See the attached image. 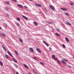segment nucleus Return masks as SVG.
<instances>
[{
  "label": "nucleus",
  "mask_w": 74,
  "mask_h": 74,
  "mask_svg": "<svg viewBox=\"0 0 74 74\" xmlns=\"http://www.w3.org/2000/svg\"><path fill=\"white\" fill-rule=\"evenodd\" d=\"M62 48H64V49L66 48V47H62Z\"/></svg>",
  "instance_id": "ea45409f"
},
{
  "label": "nucleus",
  "mask_w": 74,
  "mask_h": 74,
  "mask_svg": "<svg viewBox=\"0 0 74 74\" xmlns=\"http://www.w3.org/2000/svg\"><path fill=\"white\" fill-rule=\"evenodd\" d=\"M16 74H19V73H18V72H16Z\"/></svg>",
  "instance_id": "37998d69"
},
{
  "label": "nucleus",
  "mask_w": 74,
  "mask_h": 74,
  "mask_svg": "<svg viewBox=\"0 0 74 74\" xmlns=\"http://www.w3.org/2000/svg\"><path fill=\"white\" fill-rule=\"evenodd\" d=\"M5 58H6L8 59V55H7V54H5Z\"/></svg>",
  "instance_id": "c756f323"
},
{
  "label": "nucleus",
  "mask_w": 74,
  "mask_h": 74,
  "mask_svg": "<svg viewBox=\"0 0 74 74\" xmlns=\"http://www.w3.org/2000/svg\"><path fill=\"white\" fill-rule=\"evenodd\" d=\"M36 51L38 52H39V53H41V51L38 48H36Z\"/></svg>",
  "instance_id": "39448f33"
},
{
  "label": "nucleus",
  "mask_w": 74,
  "mask_h": 74,
  "mask_svg": "<svg viewBox=\"0 0 74 74\" xmlns=\"http://www.w3.org/2000/svg\"><path fill=\"white\" fill-rule=\"evenodd\" d=\"M9 3H10V2H9V1H7L5 2V4H8Z\"/></svg>",
  "instance_id": "412c9836"
},
{
  "label": "nucleus",
  "mask_w": 74,
  "mask_h": 74,
  "mask_svg": "<svg viewBox=\"0 0 74 74\" xmlns=\"http://www.w3.org/2000/svg\"><path fill=\"white\" fill-rule=\"evenodd\" d=\"M34 5L37 7H41V5L40 4H38L37 3H35Z\"/></svg>",
  "instance_id": "7ed1b4c3"
},
{
  "label": "nucleus",
  "mask_w": 74,
  "mask_h": 74,
  "mask_svg": "<svg viewBox=\"0 0 74 74\" xmlns=\"http://www.w3.org/2000/svg\"><path fill=\"white\" fill-rule=\"evenodd\" d=\"M54 60H57V61L58 60V58L55 57L54 58Z\"/></svg>",
  "instance_id": "72a5a7b5"
},
{
  "label": "nucleus",
  "mask_w": 74,
  "mask_h": 74,
  "mask_svg": "<svg viewBox=\"0 0 74 74\" xmlns=\"http://www.w3.org/2000/svg\"><path fill=\"white\" fill-rule=\"evenodd\" d=\"M56 30L57 31H58V32H59V31H60V29H57Z\"/></svg>",
  "instance_id": "58836bf2"
},
{
  "label": "nucleus",
  "mask_w": 74,
  "mask_h": 74,
  "mask_svg": "<svg viewBox=\"0 0 74 74\" xmlns=\"http://www.w3.org/2000/svg\"><path fill=\"white\" fill-rule=\"evenodd\" d=\"M57 36H59L60 37H61V36H60V34H58V33H56L55 34Z\"/></svg>",
  "instance_id": "2eb2a0df"
},
{
  "label": "nucleus",
  "mask_w": 74,
  "mask_h": 74,
  "mask_svg": "<svg viewBox=\"0 0 74 74\" xmlns=\"http://www.w3.org/2000/svg\"><path fill=\"white\" fill-rule=\"evenodd\" d=\"M66 25H69V26H71V23L67 21L66 22Z\"/></svg>",
  "instance_id": "9d476101"
},
{
  "label": "nucleus",
  "mask_w": 74,
  "mask_h": 74,
  "mask_svg": "<svg viewBox=\"0 0 74 74\" xmlns=\"http://www.w3.org/2000/svg\"><path fill=\"white\" fill-rule=\"evenodd\" d=\"M22 17L24 19H26V20H28V18H27L25 16H22Z\"/></svg>",
  "instance_id": "ddd939ff"
},
{
  "label": "nucleus",
  "mask_w": 74,
  "mask_h": 74,
  "mask_svg": "<svg viewBox=\"0 0 74 74\" xmlns=\"http://www.w3.org/2000/svg\"><path fill=\"white\" fill-rule=\"evenodd\" d=\"M6 15H7V16H9V15L8 13H6Z\"/></svg>",
  "instance_id": "79ce46f5"
},
{
  "label": "nucleus",
  "mask_w": 74,
  "mask_h": 74,
  "mask_svg": "<svg viewBox=\"0 0 74 74\" xmlns=\"http://www.w3.org/2000/svg\"><path fill=\"white\" fill-rule=\"evenodd\" d=\"M57 61L58 63L59 64H61V62H60V60H57Z\"/></svg>",
  "instance_id": "dca6fc26"
},
{
  "label": "nucleus",
  "mask_w": 74,
  "mask_h": 74,
  "mask_svg": "<svg viewBox=\"0 0 74 74\" xmlns=\"http://www.w3.org/2000/svg\"><path fill=\"white\" fill-rule=\"evenodd\" d=\"M23 66L26 68V69H29V67L27 66L26 64H23Z\"/></svg>",
  "instance_id": "1a4fd4ad"
},
{
  "label": "nucleus",
  "mask_w": 74,
  "mask_h": 74,
  "mask_svg": "<svg viewBox=\"0 0 74 74\" xmlns=\"http://www.w3.org/2000/svg\"><path fill=\"white\" fill-rule=\"evenodd\" d=\"M49 24H51L52 23L51 22H49Z\"/></svg>",
  "instance_id": "49530a36"
},
{
  "label": "nucleus",
  "mask_w": 74,
  "mask_h": 74,
  "mask_svg": "<svg viewBox=\"0 0 74 74\" xmlns=\"http://www.w3.org/2000/svg\"><path fill=\"white\" fill-rule=\"evenodd\" d=\"M15 52L17 55H18V51H15Z\"/></svg>",
  "instance_id": "393cba45"
},
{
  "label": "nucleus",
  "mask_w": 74,
  "mask_h": 74,
  "mask_svg": "<svg viewBox=\"0 0 74 74\" xmlns=\"http://www.w3.org/2000/svg\"><path fill=\"white\" fill-rule=\"evenodd\" d=\"M24 7L25 8H27V7H26V6H25Z\"/></svg>",
  "instance_id": "a18cd8bd"
},
{
  "label": "nucleus",
  "mask_w": 74,
  "mask_h": 74,
  "mask_svg": "<svg viewBox=\"0 0 74 74\" xmlns=\"http://www.w3.org/2000/svg\"><path fill=\"white\" fill-rule=\"evenodd\" d=\"M19 41H20V42H23V40H22L21 39V38H19Z\"/></svg>",
  "instance_id": "5701e85b"
},
{
  "label": "nucleus",
  "mask_w": 74,
  "mask_h": 74,
  "mask_svg": "<svg viewBox=\"0 0 74 74\" xmlns=\"http://www.w3.org/2000/svg\"><path fill=\"white\" fill-rule=\"evenodd\" d=\"M60 9L62 10H63V11H67V10L66 9L63 8H60Z\"/></svg>",
  "instance_id": "f8f14e48"
},
{
  "label": "nucleus",
  "mask_w": 74,
  "mask_h": 74,
  "mask_svg": "<svg viewBox=\"0 0 74 74\" xmlns=\"http://www.w3.org/2000/svg\"><path fill=\"white\" fill-rule=\"evenodd\" d=\"M34 23V24H35V25H36V26H37V25H38V24H37V22L34 21L33 22Z\"/></svg>",
  "instance_id": "4be33fe9"
},
{
  "label": "nucleus",
  "mask_w": 74,
  "mask_h": 74,
  "mask_svg": "<svg viewBox=\"0 0 74 74\" xmlns=\"http://www.w3.org/2000/svg\"><path fill=\"white\" fill-rule=\"evenodd\" d=\"M29 0V1H32V0Z\"/></svg>",
  "instance_id": "3c124183"
},
{
  "label": "nucleus",
  "mask_w": 74,
  "mask_h": 74,
  "mask_svg": "<svg viewBox=\"0 0 74 74\" xmlns=\"http://www.w3.org/2000/svg\"><path fill=\"white\" fill-rule=\"evenodd\" d=\"M69 5H73V3H70Z\"/></svg>",
  "instance_id": "bb28decb"
},
{
  "label": "nucleus",
  "mask_w": 74,
  "mask_h": 74,
  "mask_svg": "<svg viewBox=\"0 0 74 74\" xmlns=\"http://www.w3.org/2000/svg\"><path fill=\"white\" fill-rule=\"evenodd\" d=\"M68 67L70 69V68H71V66H70V65H68Z\"/></svg>",
  "instance_id": "c9c22d12"
},
{
  "label": "nucleus",
  "mask_w": 74,
  "mask_h": 74,
  "mask_svg": "<svg viewBox=\"0 0 74 74\" xmlns=\"http://www.w3.org/2000/svg\"><path fill=\"white\" fill-rule=\"evenodd\" d=\"M22 17L24 19H26V20H28V18H27L25 16H22Z\"/></svg>",
  "instance_id": "4468645a"
},
{
  "label": "nucleus",
  "mask_w": 74,
  "mask_h": 74,
  "mask_svg": "<svg viewBox=\"0 0 74 74\" xmlns=\"http://www.w3.org/2000/svg\"><path fill=\"white\" fill-rule=\"evenodd\" d=\"M33 59H35V60H37V61H38V60H37V59L35 57H34L33 58Z\"/></svg>",
  "instance_id": "7c9ffc66"
},
{
  "label": "nucleus",
  "mask_w": 74,
  "mask_h": 74,
  "mask_svg": "<svg viewBox=\"0 0 74 74\" xmlns=\"http://www.w3.org/2000/svg\"><path fill=\"white\" fill-rule=\"evenodd\" d=\"M45 11L47 10V9H46L45 8Z\"/></svg>",
  "instance_id": "8fccbe9b"
},
{
  "label": "nucleus",
  "mask_w": 74,
  "mask_h": 74,
  "mask_svg": "<svg viewBox=\"0 0 74 74\" xmlns=\"http://www.w3.org/2000/svg\"><path fill=\"white\" fill-rule=\"evenodd\" d=\"M40 64H42V65H45V64H44V63L42 62H40Z\"/></svg>",
  "instance_id": "b1692460"
},
{
  "label": "nucleus",
  "mask_w": 74,
  "mask_h": 74,
  "mask_svg": "<svg viewBox=\"0 0 74 74\" xmlns=\"http://www.w3.org/2000/svg\"><path fill=\"white\" fill-rule=\"evenodd\" d=\"M14 1H15V2H16L17 1L16 0H13Z\"/></svg>",
  "instance_id": "a19ab883"
},
{
  "label": "nucleus",
  "mask_w": 74,
  "mask_h": 74,
  "mask_svg": "<svg viewBox=\"0 0 74 74\" xmlns=\"http://www.w3.org/2000/svg\"><path fill=\"white\" fill-rule=\"evenodd\" d=\"M8 53L9 55H10V56H11L12 57V58H14L13 56H12V54H11V53L9 51H8Z\"/></svg>",
  "instance_id": "6e6552de"
},
{
  "label": "nucleus",
  "mask_w": 74,
  "mask_h": 74,
  "mask_svg": "<svg viewBox=\"0 0 74 74\" xmlns=\"http://www.w3.org/2000/svg\"><path fill=\"white\" fill-rule=\"evenodd\" d=\"M43 42L44 44H45V45H47V47H49V45H48V43H47V42H45V41H43Z\"/></svg>",
  "instance_id": "9b49d317"
},
{
  "label": "nucleus",
  "mask_w": 74,
  "mask_h": 74,
  "mask_svg": "<svg viewBox=\"0 0 74 74\" xmlns=\"http://www.w3.org/2000/svg\"><path fill=\"white\" fill-rule=\"evenodd\" d=\"M1 35L2 36H3V37H5V34H4L3 33H1Z\"/></svg>",
  "instance_id": "a211bd4d"
},
{
  "label": "nucleus",
  "mask_w": 74,
  "mask_h": 74,
  "mask_svg": "<svg viewBox=\"0 0 74 74\" xmlns=\"http://www.w3.org/2000/svg\"><path fill=\"white\" fill-rule=\"evenodd\" d=\"M14 66L16 68H18V66L16 64H15L14 63Z\"/></svg>",
  "instance_id": "6ab92c4d"
},
{
  "label": "nucleus",
  "mask_w": 74,
  "mask_h": 74,
  "mask_svg": "<svg viewBox=\"0 0 74 74\" xmlns=\"http://www.w3.org/2000/svg\"><path fill=\"white\" fill-rule=\"evenodd\" d=\"M16 19L17 21H20V18H17Z\"/></svg>",
  "instance_id": "473e14b6"
},
{
  "label": "nucleus",
  "mask_w": 74,
  "mask_h": 74,
  "mask_svg": "<svg viewBox=\"0 0 74 74\" xmlns=\"http://www.w3.org/2000/svg\"><path fill=\"white\" fill-rule=\"evenodd\" d=\"M62 60H61L62 63H63L64 64H65V65H66V64H67V63H66V62H68V60H66L64 58ZM64 61H65V62H64Z\"/></svg>",
  "instance_id": "f257e3e1"
},
{
  "label": "nucleus",
  "mask_w": 74,
  "mask_h": 74,
  "mask_svg": "<svg viewBox=\"0 0 74 74\" xmlns=\"http://www.w3.org/2000/svg\"><path fill=\"white\" fill-rule=\"evenodd\" d=\"M65 14L66 15H67V16H69V15H70L69 14L67 13H66Z\"/></svg>",
  "instance_id": "cd10ccee"
},
{
  "label": "nucleus",
  "mask_w": 74,
  "mask_h": 74,
  "mask_svg": "<svg viewBox=\"0 0 74 74\" xmlns=\"http://www.w3.org/2000/svg\"><path fill=\"white\" fill-rule=\"evenodd\" d=\"M62 47H65V45H62Z\"/></svg>",
  "instance_id": "c03bdc74"
},
{
  "label": "nucleus",
  "mask_w": 74,
  "mask_h": 74,
  "mask_svg": "<svg viewBox=\"0 0 74 74\" xmlns=\"http://www.w3.org/2000/svg\"><path fill=\"white\" fill-rule=\"evenodd\" d=\"M16 24L17 25V26H19V25H19V23H16Z\"/></svg>",
  "instance_id": "f704fd0d"
},
{
  "label": "nucleus",
  "mask_w": 74,
  "mask_h": 74,
  "mask_svg": "<svg viewBox=\"0 0 74 74\" xmlns=\"http://www.w3.org/2000/svg\"><path fill=\"white\" fill-rule=\"evenodd\" d=\"M34 74H37V73L35 71H34Z\"/></svg>",
  "instance_id": "4c0bfd02"
},
{
  "label": "nucleus",
  "mask_w": 74,
  "mask_h": 74,
  "mask_svg": "<svg viewBox=\"0 0 74 74\" xmlns=\"http://www.w3.org/2000/svg\"><path fill=\"white\" fill-rule=\"evenodd\" d=\"M29 49L31 50L30 51L31 52H34V51L33 48H29Z\"/></svg>",
  "instance_id": "0eeeda50"
},
{
  "label": "nucleus",
  "mask_w": 74,
  "mask_h": 74,
  "mask_svg": "<svg viewBox=\"0 0 74 74\" xmlns=\"http://www.w3.org/2000/svg\"><path fill=\"white\" fill-rule=\"evenodd\" d=\"M3 48L4 49L5 52H6V49L4 47H3Z\"/></svg>",
  "instance_id": "a878e982"
},
{
  "label": "nucleus",
  "mask_w": 74,
  "mask_h": 74,
  "mask_svg": "<svg viewBox=\"0 0 74 74\" xmlns=\"http://www.w3.org/2000/svg\"><path fill=\"white\" fill-rule=\"evenodd\" d=\"M65 40L66 41H67V42H69V40L68 38L67 37H65Z\"/></svg>",
  "instance_id": "f3484780"
},
{
  "label": "nucleus",
  "mask_w": 74,
  "mask_h": 74,
  "mask_svg": "<svg viewBox=\"0 0 74 74\" xmlns=\"http://www.w3.org/2000/svg\"><path fill=\"white\" fill-rule=\"evenodd\" d=\"M12 59L14 61V62H15V63H17L18 61H17V60H16V59H15L14 57H13L12 58Z\"/></svg>",
  "instance_id": "20e7f679"
},
{
  "label": "nucleus",
  "mask_w": 74,
  "mask_h": 74,
  "mask_svg": "<svg viewBox=\"0 0 74 74\" xmlns=\"http://www.w3.org/2000/svg\"><path fill=\"white\" fill-rule=\"evenodd\" d=\"M49 49L50 51H52V49H51L50 47H49Z\"/></svg>",
  "instance_id": "e433bc0d"
},
{
  "label": "nucleus",
  "mask_w": 74,
  "mask_h": 74,
  "mask_svg": "<svg viewBox=\"0 0 74 74\" xmlns=\"http://www.w3.org/2000/svg\"><path fill=\"white\" fill-rule=\"evenodd\" d=\"M4 9L6 11H8V8H5Z\"/></svg>",
  "instance_id": "c85d7f7f"
},
{
  "label": "nucleus",
  "mask_w": 74,
  "mask_h": 74,
  "mask_svg": "<svg viewBox=\"0 0 74 74\" xmlns=\"http://www.w3.org/2000/svg\"><path fill=\"white\" fill-rule=\"evenodd\" d=\"M17 5L18 7L20 8H23V6L20 4H17Z\"/></svg>",
  "instance_id": "423d86ee"
},
{
  "label": "nucleus",
  "mask_w": 74,
  "mask_h": 74,
  "mask_svg": "<svg viewBox=\"0 0 74 74\" xmlns=\"http://www.w3.org/2000/svg\"><path fill=\"white\" fill-rule=\"evenodd\" d=\"M52 57L54 59V58H55V56L53 55H52Z\"/></svg>",
  "instance_id": "2f4dec72"
},
{
  "label": "nucleus",
  "mask_w": 74,
  "mask_h": 74,
  "mask_svg": "<svg viewBox=\"0 0 74 74\" xmlns=\"http://www.w3.org/2000/svg\"><path fill=\"white\" fill-rule=\"evenodd\" d=\"M28 74H31V73H28Z\"/></svg>",
  "instance_id": "09e8293b"
},
{
  "label": "nucleus",
  "mask_w": 74,
  "mask_h": 74,
  "mask_svg": "<svg viewBox=\"0 0 74 74\" xmlns=\"http://www.w3.org/2000/svg\"><path fill=\"white\" fill-rule=\"evenodd\" d=\"M49 7H50V8L53 11H54V10H55V7L52 5H50L49 6Z\"/></svg>",
  "instance_id": "f03ea898"
},
{
  "label": "nucleus",
  "mask_w": 74,
  "mask_h": 74,
  "mask_svg": "<svg viewBox=\"0 0 74 74\" xmlns=\"http://www.w3.org/2000/svg\"><path fill=\"white\" fill-rule=\"evenodd\" d=\"M1 27H0V30H1Z\"/></svg>",
  "instance_id": "de8ad7c7"
},
{
  "label": "nucleus",
  "mask_w": 74,
  "mask_h": 74,
  "mask_svg": "<svg viewBox=\"0 0 74 74\" xmlns=\"http://www.w3.org/2000/svg\"><path fill=\"white\" fill-rule=\"evenodd\" d=\"M0 64L2 66H3V62L1 61H0Z\"/></svg>",
  "instance_id": "aec40b11"
}]
</instances>
